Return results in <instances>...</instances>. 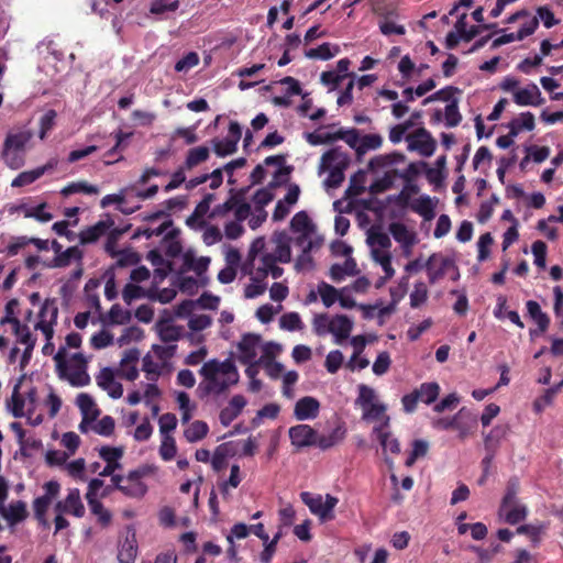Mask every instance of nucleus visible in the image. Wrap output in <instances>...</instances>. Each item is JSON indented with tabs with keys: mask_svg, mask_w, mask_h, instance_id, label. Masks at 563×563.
<instances>
[{
	"mask_svg": "<svg viewBox=\"0 0 563 563\" xmlns=\"http://www.w3.org/2000/svg\"><path fill=\"white\" fill-rule=\"evenodd\" d=\"M199 374L203 378L198 386L200 397L221 395L239 382V372L230 360H209L201 366Z\"/></svg>",
	"mask_w": 563,
	"mask_h": 563,
	"instance_id": "f257e3e1",
	"label": "nucleus"
},
{
	"mask_svg": "<svg viewBox=\"0 0 563 563\" xmlns=\"http://www.w3.org/2000/svg\"><path fill=\"white\" fill-rule=\"evenodd\" d=\"M33 139V131L27 128L10 130L3 140L0 157L10 169L22 168L26 162L29 144Z\"/></svg>",
	"mask_w": 563,
	"mask_h": 563,
	"instance_id": "f03ea898",
	"label": "nucleus"
},
{
	"mask_svg": "<svg viewBox=\"0 0 563 563\" xmlns=\"http://www.w3.org/2000/svg\"><path fill=\"white\" fill-rule=\"evenodd\" d=\"M350 165V156L341 151L340 147H334L327 151L321 157V168L330 169L329 176L325 179V185L329 188H338L344 181V170Z\"/></svg>",
	"mask_w": 563,
	"mask_h": 563,
	"instance_id": "7ed1b4c3",
	"label": "nucleus"
},
{
	"mask_svg": "<svg viewBox=\"0 0 563 563\" xmlns=\"http://www.w3.org/2000/svg\"><path fill=\"white\" fill-rule=\"evenodd\" d=\"M300 499L308 506L309 510L319 517L321 521H329L334 519L333 510L339 503V499L330 494L325 495V499L321 495H313L309 492H302Z\"/></svg>",
	"mask_w": 563,
	"mask_h": 563,
	"instance_id": "20e7f679",
	"label": "nucleus"
},
{
	"mask_svg": "<svg viewBox=\"0 0 563 563\" xmlns=\"http://www.w3.org/2000/svg\"><path fill=\"white\" fill-rule=\"evenodd\" d=\"M151 467L143 465L136 470H132L126 475L121 493L130 498H142L147 493V486L142 482V478L150 475Z\"/></svg>",
	"mask_w": 563,
	"mask_h": 563,
	"instance_id": "39448f33",
	"label": "nucleus"
},
{
	"mask_svg": "<svg viewBox=\"0 0 563 563\" xmlns=\"http://www.w3.org/2000/svg\"><path fill=\"white\" fill-rule=\"evenodd\" d=\"M242 136V128L236 121L229 124V136L224 140L213 139L211 141L213 151L219 157L232 155L238 151V144Z\"/></svg>",
	"mask_w": 563,
	"mask_h": 563,
	"instance_id": "423d86ee",
	"label": "nucleus"
},
{
	"mask_svg": "<svg viewBox=\"0 0 563 563\" xmlns=\"http://www.w3.org/2000/svg\"><path fill=\"white\" fill-rule=\"evenodd\" d=\"M58 308L54 300L46 299L41 307L38 313V321L35 329L41 330L47 341H51L54 335V324L56 323Z\"/></svg>",
	"mask_w": 563,
	"mask_h": 563,
	"instance_id": "0eeeda50",
	"label": "nucleus"
},
{
	"mask_svg": "<svg viewBox=\"0 0 563 563\" xmlns=\"http://www.w3.org/2000/svg\"><path fill=\"white\" fill-rule=\"evenodd\" d=\"M407 140L409 142L408 148L419 152L424 157H430L437 148L435 140L424 128L416 130L412 134L408 135Z\"/></svg>",
	"mask_w": 563,
	"mask_h": 563,
	"instance_id": "6e6552de",
	"label": "nucleus"
},
{
	"mask_svg": "<svg viewBox=\"0 0 563 563\" xmlns=\"http://www.w3.org/2000/svg\"><path fill=\"white\" fill-rule=\"evenodd\" d=\"M55 512H63L65 515H73L77 518H81L85 515V506L80 498V492L78 488H71L65 499L59 500L55 504Z\"/></svg>",
	"mask_w": 563,
	"mask_h": 563,
	"instance_id": "1a4fd4ad",
	"label": "nucleus"
},
{
	"mask_svg": "<svg viewBox=\"0 0 563 563\" xmlns=\"http://www.w3.org/2000/svg\"><path fill=\"white\" fill-rule=\"evenodd\" d=\"M261 343V335L254 333H246L242 336L238 344L239 361L242 364L253 362L257 356V349Z\"/></svg>",
	"mask_w": 563,
	"mask_h": 563,
	"instance_id": "9d476101",
	"label": "nucleus"
},
{
	"mask_svg": "<svg viewBox=\"0 0 563 563\" xmlns=\"http://www.w3.org/2000/svg\"><path fill=\"white\" fill-rule=\"evenodd\" d=\"M295 244L302 250V253L296 261L295 267L297 269L312 267L313 260L310 253L314 249H319L321 246V242L319 240H307L306 235H298L295 240Z\"/></svg>",
	"mask_w": 563,
	"mask_h": 563,
	"instance_id": "9b49d317",
	"label": "nucleus"
},
{
	"mask_svg": "<svg viewBox=\"0 0 563 563\" xmlns=\"http://www.w3.org/2000/svg\"><path fill=\"white\" fill-rule=\"evenodd\" d=\"M140 358V352L137 349H130L124 352V355L120 362V368L118 369V376L126 380L133 382L139 376V369L136 364Z\"/></svg>",
	"mask_w": 563,
	"mask_h": 563,
	"instance_id": "f8f14e48",
	"label": "nucleus"
},
{
	"mask_svg": "<svg viewBox=\"0 0 563 563\" xmlns=\"http://www.w3.org/2000/svg\"><path fill=\"white\" fill-rule=\"evenodd\" d=\"M139 547L136 541L135 531H128L123 541L118 545V562L119 563H134L137 556Z\"/></svg>",
	"mask_w": 563,
	"mask_h": 563,
	"instance_id": "ddd939ff",
	"label": "nucleus"
},
{
	"mask_svg": "<svg viewBox=\"0 0 563 563\" xmlns=\"http://www.w3.org/2000/svg\"><path fill=\"white\" fill-rule=\"evenodd\" d=\"M316 435L317 431L308 424H297L289 429L291 444L297 448L314 445Z\"/></svg>",
	"mask_w": 563,
	"mask_h": 563,
	"instance_id": "4468645a",
	"label": "nucleus"
},
{
	"mask_svg": "<svg viewBox=\"0 0 563 563\" xmlns=\"http://www.w3.org/2000/svg\"><path fill=\"white\" fill-rule=\"evenodd\" d=\"M96 382L101 389L108 391L111 398L118 399L122 397L123 387L114 379V373L110 367L102 368L96 376Z\"/></svg>",
	"mask_w": 563,
	"mask_h": 563,
	"instance_id": "2eb2a0df",
	"label": "nucleus"
},
{
	"mask_svg": "<svg viewBox=\"0 0 563 563\" xmlns=\"http://www.w3.org/2000/svg\"><path fill=\"white\" fill-rule=\"evenodd\" d=\"M114 221L108 217L106 220H100L96 224L86 228L79 233V241L81 244H90L97 242L112 227Z\"/></svg>",
	"mask_w": 563,
	"mask_h": 563,
	"instance_id": "dca6fc26",
	"label": "nucleus"
},
{
	"mask_svg": "<svg viewBox=\"0 0 563 563\" xmlns=\"http://www.w3.org/2000/svg\"><path fill=\"white\" fill-rule=\"evenodd\" d=\"M289 173H290L289 167H284V168L276 170L274 174V180L271 181L267 187L256 190V192L253 196L255 209H258V208L264 209V207L267 206L274 199V194L272 192V189L279 186V181H278L279 176H282L284 174H289Z\"/></svg>",
	"mask_w": 563,
	"mask_h": 563,
	"instance_id": "f3484780",
	"label": "nucleus"
},
{
	"mask_svg": "<svg viewBox=\"0 0 563 563\" xmlns=\"http://www.w3.org/2000/svg\"><path fill=\"white\" fill-rule=\"evenodd\" d=\"M247 401L242 395H234L229 405L224 407L219 415V419L222 426L229 427L242 412Z\"/></svg>",
	"mask_w": 563,
	"mask_h": 563,
	"instance_id": "a211bd4d",
	"label": "nucleus"
},
{
	"mask_svg": "<svg viewBox=\"0 0 563 563\" xmlns=\"http://www.w3.org/2000/svg\"><path fill=\"white\" fill-rule=\"evenodd\" d=\"M320 402L318 399L305 396L296 402L294 413L298 420H309L318 416Z\"/></svg>",
	"mask_w": 563,
	"mask_h": 563,
	"instance_id": "6ab92c4d",
	"label": "nucleus"
},
{
	"mask_svg": "<svg viewBox=\"0 0 563 563\" xmlns=\"http://www.w3.org/2000/svg\"><path fill=\"white\" fill-rule=\"evenodd\" d=\"M514 101L518 106H541L544 103V98L536 84L529 87L519 89L514 93Z\"/></svg>",
	"mask_w": 563,
	"mask_h": 563,
	"instance_id": "aec40b11",
	"label": "nucleus"
},
{
	"mask_svg": "<svg viewBox=\"0 0 563 563\" xmlns=\"http://www.w3.org/2000/svg\"><path fill=\"white\" fill-rule=\"evenodd\" d=\"M56 165V162L49 161L43 166L36 167L32 170H25L20 173L11 183L12 187H24L33 184L38 178H41L46 172L53 169Z\"/></svg>",
	"mask_w": 563,
	"mask_h": 563,
	"instance_id": "412c9836",
	"label": "nucleus"
},
{
	"mask_svg": "<svg viewBox=\"0 0 563 563\" xmlns=\"http://www.w3.org/2000/svg\"><path fill=\"white\" fill-rule=\"evenodd\" d=\"M450 264L451 261L449 258L432 254L424 264L429 282L434 284L437 280L442 278L445 275L446 268Z\"/></svg>",
	"mask_w": 563,
	"mask_h": 563,
	"instance_id": "4be33fe9",
	"label": "nucleus"
},
{
	"mask_svg": "<svg viewBox=\"0 0 563 563\" xmlns=\"http://www.w3.org/2000/svg\"><path fill=\"white\" fill-rule=\"evenodd\" d=\"M353 329V321L345 314H336L330 320V333L335 336L336 343L346 340Z\"/></svg>",
	"mask_w": 563,
	"mask_h": 563,
	"instance_id": "5701e85b",
	"label": "nucleus"
},
{
	"mask_svg": "<svg viewBox=\"0 0 563 563\" xmlns=\"http://www.w3.org/2000/svg\"><path fill=\"white\" fill-rule=\"evenodd\" d=\"M389 424V417H385V422L379 426L374 427V433H376L377 439L384 450L390 451L393 454H398L400 452L399 441L395 438H391L390 433L386 431V428Z\"/></svg>",
	"mask_w": 563,
	"mask_h": 563,
	"instance_id": "b1692460",
	"label": "nucleus"
},
{
	"mask_svg": "<svg viewBox=\"0 0 563 563\" xmlns=\"http://www.w3.org/2000/svg\"><path fill=\"white\" fill-rule=\"evenodd\" d=\"M346 434V429L344 426L340 424L335 429H333L329 434H318L316 435V443L319 449L328 450L340 442L343 441Z\"/></svg>",
	"mask_w": 563,
	"mask_h": 563,
	"instance_id": "393cba45",
	"label": "nucleus"
},
{
	"mask_svg": "<svg viewBox=\"0 0 563 563\" xmlns=\"http://www.w3.org/2000/svg\"><path fill=\"white\" fill-rule=\"evenodd\" d=\"M84 252L78 246H70L63 251L58 256H55L53 261L46 264L47 267H67L71 261L81 262Z\"/></svg>",
	"mask_w": 563,
	"mask_h": 563,
	"instance_id": "a878e982",
	"label": "nucleus"
},
{
	"mask_svg": "<svg viewBox=\"0 0 563 563\" xmlns=\"http://www.w3.org/2000/svg\"><path fill=\"white\" fill-rule=\"evenodd\" d=\"M505 434V429L497 427L495 428L487 437L484 439L485 449L488 451H492L490 454L486 455L482 460V466L484 472V477L488 476L489 467L492 465L493 459H494V442L498 443L500 441V437Z\"/></svg>",
	"mask_w": 563,
	"mask_h": 563,
	"instance_id": "bb28decb",
	"label": "nucleus"
},
{
	"mask_svg": "<svg viewBox=\"0 0 563 563\" xmlns=\"http://www.w3.org/2000/svg\"><path fill=\"white\" fill-rule=\"evenodd\" d=\"M389 232L393 238L401 244L402 249H411L415 244V235L409 232L407 227L400 222H393L389 224Z\"/></svg>",
	"mask_w": 563,
	"mask_h": 563,
	"instance_id": "cd10ccee",
	"label": "nucleus"
},
{
	"mask_svg": "<svg viewBox=\"0 0 563 563\" xmlns=\"http://www.w3.org/2000/svg\"><path fill=\"white\" fill-rule=\"evenodd\" d=\"M340 53L339 45H332L331 43H323L316 48L306 51L305 55L311 59L329 60Z\"/></svg>",
	"mask_w": 563,
	"mask_h": 563,
	"instance_id": "c85d7f7f",
	"label": "nucleus"
},
{
	"mask_svg": "<svg viewBox=\"0 0 563 563\" xmlns=\"http://www.w3.org/2000/svg\"><path fill=\"white\" fill-rule=\"evenodd\" d=\"M374 11L383 18L379 21V30L384 35H404L406 33L404 25L396 24L394 21L389 20V15L393 14L391 12H383L379 8H375Z\"/></svg>",
	"mask_w": 563,
	"mask_h": 563,
	"instance_id": "c756f323",
	"label": "nucleus"
},
{
	"mask_svg": "<svg viewBox=\"0 0 563 563\" xmlns=\"http://www.w3.org/2000/svg\"><path fill=\"white\" fill-rule=\"evenodd\" d=\"M526 307L529 317L537 323L540 331H547L550 325V317L541 310L540 305L534 300H528Z\"/></svg>",
	"mask_w": 563,
	"mask_h": 563,
	"instance_id": "7c9ffc66",
	"label": "nucleus"
},
{
	"mask_svg": "<svg viewBox=\"0 0 563 563\" xmlns=\"http://www.w3.org/2000/svg\"><path fill=\"white\" fill-rule=\"evenodd\" d=\"M209 426L202 420H195L184 431V437L189 443H196L207 437Z\"/></svg>",
	"mask_w": 563,
	"mask_h": 563,
	"instance_id": "2f4dec72",
	"label": "nucleus"
},
{
	"mask_svg": "<svg viewBox=\"0 0 563 563\" xmlns=\"http://www.w3.org/2000/svg\"><path fill=\"white\" fill-rule=\"evenodd\" d=\"M290 228L294 232L300 233L299 235H306L307 240H311L309 235L312 232L313 227L310 218L305 211H299L292 217Z\"/></svg>",
	"mask_w": 563,
	"mask_h": 563,
	"instance_id": "473e14b6",
	"label": "nucleus"
},
{
	"mask_svg": "<svg viewBox=\"0 0 563 563\" xmlns=\"http://www.w3.org/2000/svg\"><path fill=\"white\" fill-rule=\"evenodd\" d=\"M276 242L275 255L276 262L289 263L291 260V250L285 233L275 234Z\"/></svg>",
	"mask_w": 563,
	"mask_h": 563,
	"instance_id": "72a5a7b5",
	"label": "nucleus"
},
{
	"mask_svg": "<svg viewBox=\"0 0 563 563\" xmlns=\"http://www.w3.org/2000/svg\"><path fill=\"white\" fill-rule=\"evenodd\" d=\"M210 152L207 146H197L188 151L185 159V168L192 169L209 158Z\"/></svg>",
	"mask_w": 563,
	"mask_h": 563,
	"instance_id": "f704fd0d",
	"label": "nucleus"
},
{
	"mask_svg": "<svg viewBox=\"0 0 563 563\" xmlns=\"http://www.w3.org/2000/svg\"><path fill=\"white\" fill-rule=\"evenodd\" d=\"M57 112L54 109H48L38 120L37 136L40 140H45L48 133L56 126Z\"/></svg>",
	"mask_w": 563,
	"mask_h": 563,
	"instance_id": "c9c22d12",
	"label": "nucleus"
},
{
	"mask_svg": "<svg viewBox=\"0 0 563 563\" xmlns=\"http://www.w3.org/2000/svg\"><path fill=\"white\" fill-rule=\"evenodd\" d=\"M405 158L406 157L402 153L393 152L390 154L378 155V156L373 157L369 161L368 166L371 169L383 168V167L391 166L397 163L404 162Z\"/></svg>",
	"mask_w": 563,
	"mask_h": 563,
	"instance_id": "e433bc0d",
	"label": "nucleus"
},
{
	"mask_svg": "<svg viewBox=\"0 0 563 563\" xmlns=\"http://www.w3.org/2000/svg\"><path fill=\"white\" fill-rule=\"evenodd\" d=\"M499 512L501 516H504L505 521L509 525H517L521 522L528 515L527 507L518 503L512 504L505 511L499 510Z\"/></svg>",
	"mask_w": 563,
	"mask_h": 563,
	"instance_id": "4c0bfd02",
	"label": "nucleus"
},
{
	"mask_svg": "<svg viewBox=\"0 0 563 563\" xmlns=\"http://www.w3.org/2000/svg\"><path fill=\"white\" fill-rule=\"evenodd\" d=\"M416 391L419 394L420 401L430 405L437 400L440 394V386L435 382L422 383Z\"/></svg>",
	"mask_w": 563,
	"mask_h": 563,
	"instance_id": "58836bf2",
	"label": "nucleus"
},
{
	"mask_svg": "<svg viewBox=\"0 0 563 563\" xmlns=\"http://www.w3.org/2000/svg\"><path fill=\"white\" fill-rule=\"evenodd\" d=\"M27 517L26 505L22 500L10 504L8 514H5V520L10 526H14L23 521Z\"/></svg>",
	"mask_w": 563,
	"mask_h": 563,
	"instance_id": "ea45409f",
	"label": "nucleus"
},
{
	"mask_svg": "<svg viewBox=\"0 0 563 563\" xmlns=\"http://www.w3.org/2000/svg\"><path fill=\"white\" fill-rule=\"evenodd\" d=\"M232 455L230 443H222L218 445L210 460L212 468L216 472H220L227 464L228 456Z\"/></svg>",
	"mask_w": 563,
	"mask_h": 563,
	"instance_id": "a19ab883",
	"label": "nucleus"
},
{
	"mask_svg": "<svg viewBox=\"0 0 563 563\" xmlns=\"http://www.w3.org/2000/svg\"><path fill=\"white\" fill-rule=\"evenodd\" d=\"M372 255L374 261L382 266L385 273L384 279H390L395 275V269L391 266V254L387 251L373 249Z\"/></svg>",
	"mask_w": 563,
	"mask_h": 563,
	"instance_id": "79ce46f5",
	"label": "nucleus"
},
{
	"mask_svg": "<svg viewBox=\"0 0 563 563\" xmlns=\"http://www.w3.org/2000/svg\"><path fill=\"white\" fill-rule=\"evenodd\" d=\"M461 92L462 90L457 87L446 86L423 99L422 104L426 106L433 101H444L450 103L451 100L455 99L454 95Z\"/></svg>",
	"mask_w": 563,
	"mask_h": 563,
	"instance_id": "37998d69",
	"label": "nucleus"
},
{
	"mask_svg": "<svg viewBox=\"0 0 563 563\" xmlns=\"http://www.w3.org/2000/svg\"><path fill=\"white\" fill-rule=\"evenodd\" d=\"M519 479L517 477H511L506 486V492L501 500L500 511H505L512 504L517 503V495L519 492Z\"/></svg>",
	"mask_w": 563,
	"mask_h": 563,
	"instance_id": "c03bdc74",
	"label": "nucleus"
},
{
	"mask_svg": "<svg viewBox=\"0 0 563 563\" xmlns=\"http://www.w3.org/2000/svg\"><path fill=\"white\" fill-rule=\"evenodd\" d=\"M411 210L430 220L434 217V206L428 196H421L411 205Z\"/></svg>",
	"mask_w": 563,
	"mask_h": 563,
	"instance_id": "a18cd8bd",
	"label": "nucleus"
},
{
	"mask_svg": "<svg viewBox=\"0 0 563 563\" xmlns=\"http://www.w3.org/2000/svg\"><path fill=\"white\" fill-rule=\"evenodd\" d=\"M87 503L91 512L98 517V522L102 527H107L112 519L111 512L103 507L102 503L98 500V498H89L87 499Z\"/></svg>",
	"mask_w": 563,
	"mask_h": 563,
	"instance_id": "49530a36",
	"label": "nucleus"
},
{
	"mask_svg": "<svg viewBox=\"0 0 563 563\" xmlns=\"http://www.w3.org/2000/svg\"><path fill=\"white\" fill-rule=\"evenodd\" d=\"M78 192H82V194H87V195H97L99 192V189L97 186L89 185L86 181H78V183H70L60 190V194L64 197H68L73 194H78Z\"/></svg>",
	"mask_w": 563,
	"mask_h": 563,
	"instance_id": "de8ad7c7",
	"label": "nucleus"
},
{
	"mask_svg": "<svg viewBox=\"0 0 563 563\" xmlns=\"http://www.w3.org/2000/svg\"><path fill=\"white\" fill-rule=\"evenodd\" d=\"M23 378L24 376L20 377L19 382L14 385L11 396V411L15 418H21L24 416L25 399L20 394V387Z\"/></svg>",
	"mask_w": 563,
	"mask_h": 563,
	"instance_id": "09e8293b",
	"label": "nucleus"
},
{
	"mask_svg": "<svg viewBox=\"0 0 563 563\" xmlns=\"http://www.w3.org/2000/svg\"><path fill=\"white\" fill-rule=\"evenodd\" d=\"M444 120L448 128L457 126L462 121V114L459 110V99L451 100L444 109Z\"/></svg>",
	"mask_w": 563,
	"mask_h": 563,
	"instance_id": "8fccbe9b",
	"label": "nucleus"
},
{
	"mask_svg": "<svg viewBox=\"0 0 563 563\" xmlns=\"http://www.w3.org/2000/svg\"><path fill=\"white\" fill-rule=\"evenodd\" d=\"M429 451V443L426 440L417 439L412 442V450L407 457L406 466H412L418 459L424 457Z\"/></svg>",
	"mask_w": 563,
	"mask_h": 563,
	"instance_id": "3c124183",
	"label": "nucleus"
},
{
	"mask_svg": "<svg viewBox=\"0 0 563 563\" xmlns=\"http://www.w3.org/2000/svg\"><path fill=\"white\" fill-rule=\"evenodd\" d=\"M318 292L321 297L323 305L330 308L339 298L340 290L325 282L318 285Z\"/></svg>",
	"mask_w": 563,
	"mask_h": 563,
	"instance_id": "603ef678",
	"label": "nucleus"
},
{
	"mask_svg": "<svg viewBox=\"0 0 563 563\" xmlns=\"http://www.w3.org/2000/svg\"><path fill=\"white\" fill-rule=\"evenodd\" d=\"M260 262L261 264L257 266L254 273L252 269L247 268V264H245L243 267V272L251 275V282H265L267 276L271 274V271L267 266L268 262L266 261V254L261 256Z\"/></svg>",
	"mask_w": 563,
	"mask_h": 563,
	"instance_id": "864d4df0",
	"label": "nucleus"
},
{
	"mask_svg": "<svg viewBox=\"0 0 563 563\" xmlns=\"http://www.w3.org/2000/svg\"><path fill=\"white\" fill-rule=\"evenodd\" d=\"M279 325L287 331H299L303 329L302 320L297 312L284 313L279 319Z\"/></svg>",
	"mask_w": 563,
	"mask_h": 563,
	"instance_id": "5fc2aeb1",
	"label": "nucleus"
},
{
	"mask_svg": "<svg viewBox=\"0 0 563 563\" xmlns=\"http://www.w3.org/2000/svg\"><path fill=\"white\" fill-rule=\"evenodd\" d=\"M362 410H363L362 419L366 420V421L383 419L382 423H384L385 417H387L385 415L387 408L384 404L374 402V404L363 408Z\"/></svg>",
	"mask_w": 563,
	"mask_h": 563,
	"instance_id": "6e6d98bb",
	"label": "nucleus"
},
{
	"mask_svg": "<svg viewBox=\"0 0 563 563\" xmlns=\"http://www.w3.org/2000/svg\"><path fill=\"white\" fill-rule=\"evenodd\" d=\"M383 139L379 134H366L361 137L360 144L356 148V154L362 155L368 150H377L382 146Z\"/></svg>",
	"mask_w": 563,
	"mask_h": 563,
	"instance_id": "4d7b16f0",
	"label": "nucleus"
},
{
	"mask_svg": "<svg viewBox=\"0 0 563 563\" xmlns=\"http://www.w3.org/2000/svg\"><path fill=\"white\" fill-rule=\"evenodd\" d=\"M335 141L342 140L344 141L351 148L355 150L357 148L361 137L358 130L356 129H340L336 132H334Z\"/></svg>",
	"mask_w": 563,
	"mask_h": 563,
	"instance_id": "13d9d810",
	"label": "nucleus"
},
{
	"mask_svg": "<svg viewBox=\"0 0 563 563\" xmlns=\"http://www.w3.org/2000/svg\"><path fill=\"white\" fill-rule=\"evenodd\" d=\"M428 299V288L423 282H417L413 286V290L410 294V306L411 308H418L424 303Z\"/></svg>",
	"mask_w": 563,
	"mask_h": 563,
	"instance_id": "bf43d9fd",
	"label": "nucleus"
},
{
	"mask_svg": "<svg viewBox=\"0 0 563 563\" xmlns=\"http://www.w3.org/2000/svg\"><path fill=\"white\" fill-rule=\"evenodd\" d=\"M76 405L78 406V408L80 409L81 411V415L84 417H91V415L95 412V411H100L92 397L86 393H81L77 396L76 398Z\"/></svg>",
	"mask_w": 563,
	"mask_h": 563,
	"instance_id": "052dcab7",
	"label": "nucleus"
},
{
	"mask_svg": "<svg viewBox=\"0 0 563 563\" xmlns=\"http://www.w3.org/2000/svg\"><path fill=\"white\" fill-rule=\"evenodd\" d=\"M531 251L534 256V265L541 269H544L547 265V244L541 240H537L532 243Z\"/></svg>",
	"mask_w": 563,
	"mask_h": 563,
	"instance_id": "680f3d73",
	"label": "nucleus"
},
{
	"mask_svg": "<svg viewBox=\"0 0 563 563\" xmlns=\"http://www.w3.org/2000/svg\"><path fill=\"white\" fill-rule=\"evenodd\" d=\"M375 400H376L375 390L367 385L361 384L358 386V395L355 400V404L363 409V408L374 404Z\"/></svg>",
	"mask_w": 563,
	"mask_h": 563,
	"instance_id": "e2e57ef3",
	"label": "nucleus"
},
{
	"mask_svg": "<svg viewBox=\"0 0 563 563\" xmlns=\"http://www.w3.org/2000/svg\"><path fill=\"white\" fill-rule=\"evenodd\" d=\"M177 453L176 441L170 435H164L159 446V455L164 461H172Z\"/></svg>",
	"mask_w": 563,
	"mask_h": 563,
	"instance_id": "0e129e2a",
	"label": "nucleus"
},
{
	"mask_svg": "<svg viewBox=\"0 0 563 563\" xmlns=\"http://www.w3.org/2000/svg\"><path fill=\"white\" fill-rule=\"evenodd\" d=\"M343 80L344 75L336 74V71L333 70L322 71L320 75L321 84L325 86L329 91L336 90Z\"/></svg>",
	"mask_w": 563,
	"mask_h": 563,
	"instance_id": "69168bd1",
	"label": "nucleus"
},
{
	"mask_svg": "<svg viewBox=\"0 0 563 563\" xmlns=\"http://www.w3.org/2000/svg\"><path fill=\"white\" fill-rule=\"evenodd\" d=\"M62 379H67L74 387H84L90 383L89 374L82 368L75 369L71 373L66 372Z\"/></svg>",
	"mask_w": 563,
	"mask_h": 563,
	"instance_id": "338daca9",
	"label": "nucleus"
},
{
	"mask_svg": "<svg viewBox=\"0 0 563 563\" xmlns=\"http://www.w3.org/2000/svg\"><path fill=\"white\" fill-rule=\"evenodd\" d=\"M114 428V419L111 416H104L93 426V431L100 435L110 437L113 434Z\"/></svg>",
	"mask_w": 563,
	"mask_h": 563,
	"instance_id": "774afa93",
	"label": "nucleus"
}]
</instances>
